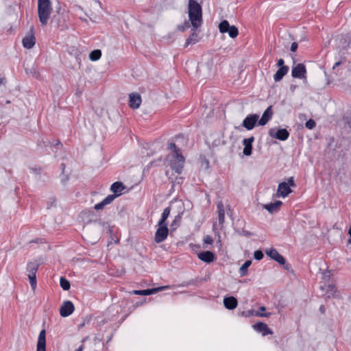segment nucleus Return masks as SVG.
I'll list each match as a JSON object with an SVG mask.
<instances>
[{
    "mask_svg": "<svg viewBox=\"0 0 351 351\" xmlns=\"http://www.w3.org/2000/svg\"><path fill=\"white\" fill-rule=\"evenodd\" d=\"M169 154L167 160L171 168L178 174L182 172L185 158L181 153V150L177 147L174 143H169L167 145Z\"/></svg>",
    "mask_w": 351,
    "mask_h": 351,
    "instance_id": "f257e3e1",
    "label": "nucleus"
},
{
    "mask_svg": "<svg viewBox=\"0 0 351 351\" xmlns=\"http://www.w3.org/2000/svg\"><path fill=\"white\" fill-rule=\"evenodd\" d=\"M189 17L194 29L201 26L202 21V7L195 0L189 1Z\"/></svg>",
    "mask_w": 351,
    "mask_h": 351,
    "instance_id": "f03ea898",
    "label": "nucleus"
},
{
    "mask_svg": "<svg viewBox=\"0 0 351 351\" xmlns=\"http://www.w3.org/2000/svg\"><path fill=\"white\" fill-rule=\"evenodd\" d=\"M52 12L50 0H38V15L42 25H46Z\"/></svg>",
    "mask_w": 351,
    "mask_h": 351,
    "instance_id": "7ed1b4c3",
    "label": "nucleus"
},
{
    "mask_svg": "<svg viewBox=\"0 0 351 351\" xmlns=\"http://www.w3.org/2000/svg\"><path fill=\"white\" fill-rule=\"evenodd\" d=\"M291 186H295L294 179L293 177H290L288 179L287 182H284L278 184L276 196L278 197H286L292 191L290 188Z\"/></svg>",
    "mask_w": 351,
    "mask_h": 351,
    "instance_id": "20e7f679",
    "label": "nucleus"
},
{
    "mask_svg": "<svg viewBox=\"0 0 351 351\" xmlns=\"http://www.w3.org/2000/svg\"><path fill=\"white\" fill-rule=\"evenodd\" d=\"M218 28L220 33H228L231 38H235L239 34L238 28L234 25H230L227 20H223L219 23Z\"/></svg>",
    "mask_w": 351,
    "mask_h": 351,
    "instance_id": "39448f33",
    "label": "nucleus"
},
{
    "mask_svg": "<svg viewBox=\"0 0 351 351\" xmlns=\"http://www.w3.org/2000/svg\"><path fill=\"white\" fill-rule=\"evenodd\" d=\"M306 69L303 64H298L293 66L291 69V75L294 78L302 79L304 83H306Z\"/></svg>",
    "mask_w": 351,
    "mask_h": 351,
    "instance_id": "423d86ee",
    "label": "nucleus"
},
{
    "mask_svg": "<svg viewBox=\"0 0 351 351\" xmlns=\"http://www.w3.org/2000/svg\"><path fill=\"white\" fill-rule=\"evenodd\" d=\"M158 226L154 235V241L156 243H160L167 239L169 229L167 225H158Z\"/></svg>",
    "mask_w": 351,
    "mask_h": 351,
    "instance_id": "0eeeda50",
    "label": "nucleus"
},
{
    "mask_svg": "<svg viewBox=\"0 0 351 351\" xmlns=\"http://www.w3.org/2000/svg\"><path fill=\"white\" fill-rule=\"evenodd\" d=\"M258 119V114H250L243 121L242 126L247 130H251L255 127Z\"/></svg>",
    "mask_w": 351,
    "mask_h": 351,
    "instance_id": "6e6552de",
    "label": "nucleus"
},
{
    "mask_svg": "<svg viewBox=\"0 0 351 351\" xmlns=\"http://www.w3.org/2000/svg\"><path fill=\"white\" fill-rule=\"evenodd\" d=\"M269 135L280 141H285L289 136V132L287 129H278L276 131L274 128L269 130Z\"/></svg>",
    "mask_w": 351,
    "mask_h": 351,
    "instance_id": "1a4fd4ad",
    "label": "nucleus"
},
{
    "mask_svg": "<svg viewBox=\"0 0 351 351\" xmlns=\"http://www.w3.org/2000/svg\"><path fill=\"white\" fill-rule=\"evenodd\" d=\"M74 310L75 306L71 301H64L60 308V314L62 317H66L71 315Z\"/></svg>",
    "mask_w": 351,
    "mask_h": 351,
    "instance_id": "9d476101",
    "label": "nucleus"
},
{
    "mask_svg": "<svg viewBox=\"0 0 351 351\" xmlns=\"http://www.w3.org/2000/svg\"><path fill=\"white\" fill-rule=\"evenodd\" d=\"M23 46L26 49H32L35 43L36 38L34 36L33 27H31L30 32L23 39Z\"/></svg>",
    "mask_w": 351,
    "mask_h": 351,
    "instance_id": "9b49d317",
    "label": "nucleus"
},
{
    "mask_svg": "<svg viewBox=\"0 0 351 351\" xmlns=\"http://www.w3.org/2000/svg\"><path fill=\"white\" fill-rule=\"evenodd\" d=\"M265 253L267 256H269L271 259L276 261L280 265H285L286 261L285 258L278 253V252L274 248L266 250Z\"/></svg>",
    "mask_w": 351,
    "mask_h": 351,
    "instance_id": "f8f14e48",
    "label": "nucleus"
},
{
    "mask_svg": "<svg viewBox=\"0 0 351 351\" xmlns=\"http://www.w3.org/2000/svg\"><path fill=\"white\" fill-rule=\"evenodd\" d=\"M169 288V286H163V287H159L153 289H143V290H135L134 291V293L135 295H149L152 294L156 293L160 291H162L164 289H166Z\"/></svg>",
    "mask_w": 351,
    "mask_h": 351,
    "instance_id": "ddd939ff",
    "label": "nucleus"
},
{
    "mask_svg": "<svg viewBox=\"0 0 351 351\" xmlns=\"http://www.w3.org/2000/svg\"><path fill=\"white\" fill-rule=\"evenodd\" d=\"M254 141V137L250 136L247 138H244L243 140V145H244V148L243 150V153L245 156H250L252 152V143Z\"/></svg>",
    "mask_w": 351,
    "mask_h": 351,
    "instance_id": "4468645a",
    "label": "nucleus"
},
{
    "mask_svg": "<svg viewBox=\"0 0 351 351\" xmlns=\"http://www.w3.org/2000/svg\"><path fill=\"white\" fill-rule=\"evenodd\" d=\"M197 257L202 261L210 263L216 259L215 254L210 251H205L197 254Z\"/></svg>",
    "mask_w": 351,
    "mask_h": 351,
    "instance_id": "2eb2a0df",
    "label": "nucleus"
},
{
    "mask_svg": "<svg viewBox=\"0 0 351 351\" xmlns=\"http://www.w3.org/2000/svg\"><path fill=\"white\" fill-rule=\"evenodd\" d=\"M130 97V107L133 109H137L140 107L141 104V95L138 93H131Z\"/></svg>",
    "mask_w": 351,
    "mask_h": 351,
    "instance_id": "dca6fc26",
    "label": "nucleus"
},
{
    "mask_svg": "<svg viewBox=\"0 0 351 351\" xmlns=\"http://www.w3.org/2000/svg\"><path fill=\"white\" fill-rule=\"evenodd\" d=\"M273 112L271 106H269L263 112L258 121V125H265L272 117Z\"/></svg>",
    "mask_w": 351,
    "mask_h": 351,
    "instance_id": "f3484780",
    "label": "nucleus"
},
{
    "mask_svg": "<svg viewBox=\"0 0 351 351\" xmlns=\"http://www.w3.org/2000/svg\"><path fill=\"white\" fill-rule=\"evenodd\" d=\"M224 306L229 310H233L237 308L238 302L236 298L233 296L225 297L223 298Z\"/></svg>",
    "mask_w": 351,
    "mask_h": 351,
    "instance_id": "a211bd4d",
    "label": "nucleus"
},
{
    "mask_svg": "<svg viewBox=\"0 0 351 351\" xmlns=\"http://www.w3.org/2000/svg\"><path fill=\"white\" fill-rule=\"evenodd\" d=\"M253 327L256 331L262 332L264 336L266 335H271L273 333L268 326L263 322H258L254 324Z\"/></svg>",
    "mask_w": 351,
    "mask_h": 351,
    "instance_id": "6ab92c4d",
    "label": "nucleus"
},
{
    "mask_svg": "<svg viewBox=\"0 0 351 351\" xmlns=\"http://www.w3.org/2000/svg\"><path fill=\"white\" fill-rule=\"evenodd\" d=\"M116 198V196L108 195L101 202L95 205L94 208L97 210H102L106 205L110 204Z\"/></svg>",
    "mask_w": 351,
    "mask_h": 351,
    "instance_id": "aec40b11",
    "label": "nucleus"
},
{
    "mask_svg": "<svg viewBox=\"0 0 351 351\" xmlns=\"http://www.w3.org/2000/svg\"><path fill=\"white\" fill-rule=\"evenodd\" d=\"M217 219L219 223L221 226H223L224 221H225V209L224 205L222 202H218L217 205Z\"/></svg>",
    "mask_w": 351,
    "mask_h": 351,
    "instance_id": "412c9836",
    "label": "nucleus"
},
{
    "mask_svg": "<svg viewBox=\"0 0 351 351\" xmlns=\"http://www.w3.org/2000/svg\"><path fill=\"white\" fill-rule=\"evenodd\" d=\"M45 346H46L45 330H43L40 331L39 336H38L36 351H46Z\"/></svg>",
    "mask_w": 351,
    "mask_h": 351,
    "instance_id": "4be33fe9",
    "label": "nucleus"
},
{
    "mask_svg": "<svg viewBox=\"0 0 351 351\" xmlns=\"http://www.w3.org/2000/svg\"><path fill=\"white\" fill-rule=\"evenodd\" d=\"M124 189V185L120 182H114L110 186V190L114 193L113 195L116 196V197L121 194Z\"/></svg>",
    "mask_w": 351,
    "mask_h": 351,
    "instance_id": "5701e85b",
    "label": "nucleus"
},
{
    "mask_svg": "<svg viewBox=\"0 0 351 351\" xmlns=\"http://www.w3.org/2000/svg\"><path fill=\"white\" fill-rule=\"evenodd\" d=\"M282 204L281 201H276L274 203H270L264 205V208L270 213H274L280 209V206Z\"/></svg>",
    "mask_w": 351,
    "mask_h": 351,
    "instance_id": "b1692460",
    "label": "nucleus"
},
{
    "mask_svg": "<svg viewBox=\"0 0 351 351\" xmlns=\"http://www.w3.org/2000/svg\"><path fill=\"white\" fill-rule=\"evenodd\" d=\"M288 71V66H281V68H279V69L276 72V73L274 75V81H280L283 78V77L287 73Z\"/></svg>",
    "mask_w": 351,
    "mask_h": 351,
    "instance_id": "393cba45",
    "label": "nucleus"
},
{
    "mask_svg": "<svg viewBox=\"0 0 351 351\" xmlns=\"http://www.w3.org/2000/svg\"><path fill=\"white\" fill-rule=\"evenodd\" d=\"M39 267V264L36 262H30L27 264V271H28V275H36Z\"/></svg>",
    "mask_w": 351,
    "mask_h": 351,
    "instance_id": "a878e982",
    "label": "nucleus"
},
{
    "mask_svg": "<svg viewBox=\"0 0 351 351\" xmlns=\"http://www.w3.org/2000/svg\"><path fill=\"white\" fill-rule=\"evenodd\" d=\"M326 294V297L328 298H339V293H337L336 288L332 285H328Z\"/></svg>",
    "mask_w": 351,
    "mask_h": 351,
    "instance_id": "bb28decb",
    "label": "nucleus"
},
{
    "mask_svg": "<svg viewBox=\"0 0 351 351\" xmlns=\"http://www.w3.org/2000/svg\"><path fill=\"white\" fill-rule=\"evenodd\" d=\"M170 212H171L170 207H167L164 209V210L162 213L161 218L159 220V221L158 222V225H167V223H166V220L168 218V217L169 216Z\"/></svg>",
    "mask_w": 351,
    "mask_h": 351,
    "instance_id": "cd10ccee",
    "label": "nucleus"
},
{
    "mask_svg": "<svg viewBox=\"0 0 351 351\" xmlns=\"http://www.w3.org/2000/svg\"><path fill=\"white\" fill-rule=\"evenodd\" d=\"M252 261H246L239 268V274L241 276H245L247 274V269L251 265Z\"/></svg>",
    "mask_w": 351,
    "mask_h": 351,
    "instance_id": "c85d7f7f",
    "label": "nucleus"
},
{
    "mask_svg": "<svg viewBox=\"0 0 351 351\" xmlns=\"http://www.w3.org/2000/svg\"><path fill=\"white\" fill-rule=\"evenodd\" d=\"M101 56V51L100 49H95L89 54V58L91 61H97L100 59Z\"/></svg>",
    "mask_w": 351,
    "mask_h": 351,
    "instance_id": "c756f323",
    "label": "nucleus"
},
{
    "mask_svg": "<svg viewBox=\"0 0 351 351\" xmlns=\"http://www.w3.org/2000/svg\"><path fill=\"white\" fill-rule=\"evenodd\" d=\"M198 41L197 40V34H196L195 32H193L190 36L189 38H188L186 40V43H185V45H184V47H187L188 45H191V44H195Z\"/></svg>",
    "mask_w": 351,
    "mask_h": 351,
    "instance_id": "7c9ffc66",
    "label": "nucleus"
},
{
    "mask_svg": "<svg viewBox=\"0 0 351 351\" xmlns=\"http://www.w3.org/2000/svg\"><path fill=\"white\" fill-rule=\"evenodd\" d=\"M60 285L63 290L67 291L70 289V282L66 278L61 277L60 279Z\"/></svg>",
    "mask_w": 351,
    "mask_h": 351,
    "instance_id": "2f4dec72",
    "label": "nucleus"
},
{
    "mask_svg": "<svg viewBox=\"0 0 351 351\" xmlns=\"http://www.w3.org/2000/svg\"><path fill=\"white\" fill-rule=\"evenodd\" d=\"M258 310L260 312L256 313H255L256 316L268 317L271 315V313H262V312H263L266 310L265 306H261Z\"/></svg>",
    "mask_w": 351,
    "mask_h": 351,
    "instance_id": "473e14b6",
    "label": "nucleus"
},
{
    "mask_svg": "<svg viewBox=\"0 0 351 351\" xmlns=\"http://www.w3.org/2000/svg\"><path fill=\"white\" fill-rule=\"evenodd\" d=\"M31 287L35 289L36 286V275H28Z\"/></svg>",
    "mask_w": 351,
    "mask_h": 351,
    "instance_id": "72a5a7b5",
    "label": "nucleus"
},
{
    "mask_svg": "<svg viewBox=\"0 0 351 351\" xmlns=\"http://www.w3.org/2000/svg\"><path fill=\"white\" fill-rule=\"evenodd\" d=\"M315 125H316V123H315V121L311 119L308 120L305 123L306 128L309 130L313 129L315 127Z\"/></svg>",
    "mask_w": 351,
    "mask_h": 351,
    "instance_id": "f704fd0d",
    "label": "nucleus"
},
{
    "mask_svg": "<svg viewBox=\"0 0 351 351\" xmlns=\"http://www.w3.org/2000/svg\"><path fill=\"white\" fill-rule=\"evenodd\" d=\"M264 255L262 251L256 250L254 253V257L256 260L260 261L263 258Z\"/></svg>",
    "mask_w": 351,
    "mask_h": 351,
    "instance_id": "c9c22d12",
    "label": "nucleus"
},
{
    "mask_svg": "<svg viewBox=\"0 0 351 351\" xmlns=\"http://www.w3.org/2000/svg\"><path fill=\"white\" fill-rule=\"evenodd\" d=\"M86 16L90 19V20L93 22H96L99 19V16L97 14H93V12L86 14Z\"/></svg>",
    "mask_w": 351,
    "mask_h": 351,
    "instance_id": "e433bc0d",
    "label": "nucleus"
},
{
    "mask_svg": "<svg viewBox=\"0 0 351 351\" xmlns=\"http://www.w3.org/2000/svg\"><path fill=\"white\" fill-rule=\"evenodd\" d=\"M203 241L204 243L206 244L211 245L213 243V239L210 235H206V237H204Z\"/></svg>",
    "mask_w": 351,
    "mask_h": 351,
    "instance_id": "4c0bfd02",
    "label": "nucleus"
},
{
    "mask_svg": "<svg viewBox=\"0 0 351 351\" xmlns=\"http://www.w3.org/2000/svg\"><path fill=\"white\" fill-rule=\"evenodd\" d=\"M91 6L93 8V9L97 10L98 12H99L100 5L97 1H93Z\"/></svg>",
    "mask_w": 351,
    "mask_h": 351,
    "instance_id": "58836bf2",
    "label": "nucleus"
},
{
    "mask_svg": "<svg viewBox=\"0 0 351 351\" xmlns=\"http://www.w3.org/2000/svg\"><path fill=\"white\" fill-rule=\"evenodd\" d=\"M298 49V43L295 42H293L291 45V51H295Z\"/></svg>",
    "mask_w": 351,
    "mask_h": 351,
    "instance_id": "ea45409f",
    "label": "nucleus"
},
{
    "mask_svg": "<svg viewBox=\"0 0 351 351\" xmlns=\"http://www.w3.org/2000/svg\"><path fill=\"white\" fill-rule=\"evenodd\" d=\"M284 63H285L284 60H283V59H282V58H280V59H279V60H278L277 65H278V66H279L280 68H281V66H284Z\"/></svg>",
    "mask_w": 351,
    "mask_h": 351,
    "instance_id": "a19ab883",
    "label": "nucleus"
},
{
    "mask_svg": "<svg viewBox=\"0 0 351 351\" xmlns=\"http://www.w3.org/2000/svg\"><path fill=\"white\" fill-rule=\"evenodd\" d=\"M325 310H326V309H325V307H324V305H321V306H319V311H320V312H321L322 313H325Z\"/></svg>",
    "mask_w": 351,
    "mask_h": 351,
    "instance_id": "79ce46f5",
    "label": "nucleus"
},
{
    "mask_svg": "<svg viewBox=\"0 0 351 351\" xmlns=\"http://www.w3.org/2000/svg\"><path fill=\"white\" fill-rule=\"evenodd\" d=\"M243 235L250 237L252 235V234L248 231H243Z\"/></svg>",
    "mask_w": 351,
    "mask_h": 351,
    "instance_id": "37998d69",
    "label": "nucleus"
},
{
    "mask_svg": "<svg viewBox=\"0 0 351 351\" xmlns=\"http://www.w3.org/2000/svg\"><path fill=\"white\" fill-rule=\"evenodd\" d=\"M177 218H178V219H180V216H177V217H176V218L175 219V220H174V221H173V223H171V226H176V219H177Z\"/></svg>",
    "mask_w": 351,
    "mask_h": 351,
    "instance_id": "c03bdc74",
    "label": "nucleus"
},
{
    "mask_svg": "<svg viewBox=\"0 0 351 351\" xmlns=\"http://www.w3.org/2000/svg\"><path fill=\"white\" fill-rule=\"evenodd\" d=\"M341 62H337L334 64V66H333V68H332V69H335L337 66H338L341 65Z\"/></svg>",
    "mask_w": 351,
    "mask_h": 351,
    "instance_id": "a18cd8bd",
    "label": "nucleus"
},
{
    "mask_svg": "<svg viewBox=\"0 0 351 351\" xmlns=\"http://www.w3.org/2000/svg\"><path fill=\"white\" fill-rule=\"evenodd\" d=\"M83 350V346H80L77 349H76L75 351H82Z\"/></svg>",
    "mask_w": 351,
    "mask_h": 351,
    "instance_id": "49530a36",
    "label": "nucleus"
},
{
    "mask_svg": "<svg viewBox=\"0 0 351 351\" xmlns=\"http://www.w3.org/2000/svg\"><path fill=\"white\" fill-rule=\"evenodd\" d=\"M247 313H248V315H254L253 311H249L247 312Z\"/></svg>",
    "mask_w": 351,
    "mask_h": 351,
    "instance_id": "de8ad7c7",
    "label": "nucleus"
},
{
    "mask_svg": "<svg viewBox=\"0 0 351 351\" xmlns=\"http://www.w3.org/2000/svg\"><path fill=\"white\" fill-rule=\"evenodd\" d=\"M5 82L4 78H0V85L2 84Z\"/></svg>",
    "mask_w": 351,
    "mask_h": 351,
    "instance_id": "09e8293b",
    "label": "nucleus"
},
{
    "mask_svg": "<svg viewBox=\"0 0 351 351\" xmlns=\"http://www.w3.org/2000/svg\"><path fill=\"white\" fill-rule=\"evenodd\" d=\"M348 124L349 127L351 128V118L350 119V120H348Z\"/></svg>",
    "mask_w": 351,
    "mask_h": 351,
    "instance_id": "8fccbe9b",
    "label": "nucleus"
},
{
    "mask_svg": "<svg viewBox=\"0 0 351 351\" xmlns=\"http://www.w3.org/2000/svg\"><path fill=\"white\" fill-rule=\"evenodd\" d=\"M348 234H349V235H350V237H351V226H350V228H349Z\"/></svg>",
    "mask_w": 351,
    "mask_h": 351,
    "instance_id": "3c124183",
    "label": "nucleus"
},
{
    "mask_svg": "<svg viewBox=\"0 0 351 351\" xmlns=\"http://www.w3.org/2000/svg\"><path fill=\"white\" fill-rule=\"evenodd\" d=\"M80 19H81V20H82V21H85V22H86V21H87L86 19H85V18L80 17Z\"/></svg>",
    "mask_w": 351,
    "mask_h": 351,
    "instance_id": "603ef678",
    "label": "nucleus"
},
{
    "mask_svg": "<svg viewBox=\"0 0 351 351\" xmlns=\"http://www.w3.org/2000/svg\"><path fill=\"white\" fill-rule=\"evenodd\" d=\"M205 165H206V166L208 167V160H206Z\"/></svg>",
    "mask_w": 351,
    "mask_h": 351,
    "instance_id": "864d4df0",
    "label": "nucleus"
},
{
    "mask_svg": "<svg viewBox=\"0 0 351 351\" xmlns=\"http://www.w3.org/2000/svg\"><path fill=\"white\" fill-rule=\"evenodd\" d=\"M205 165H206V166L208 167V160H206Z\"/></svg>",
    "mask_w": 351,
    "mask_h": 351,
    "instance_id": "5fc2aeb1",
    "label": "nucleus"
},
{
    "mask_svg": "<svg viewBox=\"0 0 351 351\" xmlns=\"http://www.w3.org/2000/svg\"><path fill=\"white\" fill-rule=\"evenodd\" d=\"M189 27V23H186V27Z\"/></svg>",
    "mask_w": 351,
    "mask_h": 351,
    "instance_id": "6e6d98bb",
    "label": "nucleus"
},
{
    "mask_svg": "<svg viewBox=\"0 0 351 351\" xmlns=\"http://www.w3.org/2000/svg\"><path fill=\"white\" fill-rule=\"evenodd\" d=\"M180 29H181L182 31H184V27H182V29L180 28Z\"/></svg>",
    "mask_w": 351,
    "mask_h": 351,
    "instance_id": "4d7b16f0",
    "label": "nucleus"
}]
</instances>
